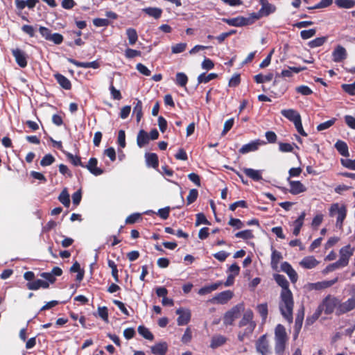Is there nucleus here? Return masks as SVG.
<instances>
[{"instance_id": "obj_1", "label": "nucleus", "mask_w": 355, "mask_h": 355, "mask_svg": "<svg viewBox=\"0 0 355 355\" xmlns=\"http://www.w3.org/2000/svg\"><path fill=\"white\" fill-rule=\"evenodd\" d=\"M254 313L251 309L246 310L239 322V327L241 330L238 333V339L243 342L247 338H249L253 333L257 324L254 321Z\"/></svg>"}, {"instance_id": "obj_2", "label": "nucleus", "mask_w": 355, "mask_h": 355, "mask_svg": "<svg viewBox=\"0 0 355 355\" xmlns=\"http://www.w3.org/2000/svg\"><path fill=\"white\" fill-rule=\"evenodd\" d=\"M279 307L282 316L289 323H292L293 320L294 300L291 291L281 292Z\"/></svg>"}, {"instance_id": "obj_3", "label": "nucleus", "mask_w": 355, "mask_h": 355, "mask_svg": "<svg viewBox=\"0 0 355 355\" xmlns=\"http://www.w3.org/2000/svg\"><path fill=\"white\" fill-rule=\"evenodd\" d=\"M306 69V67H288V69L282 70L281 73H277L272 83V86L276 87L279 85V88L278 89L273 90L272 92L274 93L275 96H281L284 94L287 90L286 84L281 83L278 78H291L293 76V73H298Z\"/></svg>"}, {"instance_id": "obj_4", "label": "nucleus", "mask_w": 355, "mask_h": 355, "mask_svg": "<svg viewBox=\"0 0 355 355\" xmlns=\"http://www.w3.org/2000/svg\"><path fill=\"white\" fill-rule=\"evenodd\" d=\"M288 337L284 325L278 324L275 329V352L276 355H284Z\"/></svg>"}, {"instance_id": "obj_5", "label": "nucleus", "mask_w": 355, "mask_h": 355, "mask_svg": "<svg viewBox=\"0 0 355 355\" xmlns=\"http://www.w3.org/2000/svg\"><path fill=\"white\" fill-rule=\"evenodd\" d=\"M340 299L333 295H327L318 305L322 312L326 315H331L335 313L339 306Z\"/></svg>"}, {"instance_id": "obj_6", "label": "nucleus", "mask_w": 355, "mask_h": 355, "mask_svg": "<svg viewBox=\"0 0 355 355\" xmlns=\"http://www.w3.org/2000/svg\"><path fill=\"white\" fill-rule=\"evenodd\" d=\"M347 207L345 205H340L338 203H333L329 208V216L331 217L337 214L336 223L337 227L342 229L344 220L347 216Z\"/></svg>"}, {"instance_id": "obj_7", "label": "nucleus", "mask_w": 355, "mask_h": 355, "mask_svg": "<svg viewBox=\"0 0 355 355\" xmlns=\"http://www.w3.org/2000/svg\"><path fill=\"white\" fill-rule=\"evenodd\" d=\"M245 306L243 303H239L234 306L230 310L227 311L223 317V323L225 325H232L235 319L238 318L241 313L244 311Z\"/></svg>"}, {"instance_id": "obj_8", "label": "nucleus", "mask_w": 355, "mask_h": 355, "mask_svg": "<svg viewBox=\"0 0 355 355\" xmlns=\"http://www.w3.org/2000/svg\"><path fill=\"white\" fill-rule=\"evenodd\" d=\"M255 347L257 352L261 355H270L272 353L266 334H263L258 338Z\"/></svg>"}, {"instance_id": "obj_9", "label": "nucleus", "mask_w": 355, "mask_h": 355, "mask_svg": "<svg viewBox=\"0 0 355 355\" xmlns=\"http://www.w3.org/2000/svg\"><path fill=\"white\" fill-rule=\"evenodd\" d=\"M354 250V248H352L349 244L340 249V257L338 260V262L340 263V266L344 268L348 265L349 260L350 257L353 255Z\"/></svg>"}, {"instance_id": "obj_10", "label": "nucleus", "mask_w": 355, "mask_h": 355, "mask_svg": "<svg viewBox=\"0 0 355 355\" xmlns=\"http://www.w3.org/2000/svg\"><path fill=\"white\" fill-rule=\"evenodd\" d=\"M223 21L225 22L229 26L235 27H241L252 24L254 21L251 18H247L243 16H238L234 18H223Z\"/></svg>"}, {"instance_id": "obj_11", "label": "nucleus", "mask_w": 355, "mask_h": 355, "mask_svg": "<svg viewBox=\"0 0 355 355\" xmlns=\"http://www.w3.org/2000/svg\"><path fill=\"white\" fill-rule=\"evenodd\" d=\"M355 309V297H352L342 302L340 300L338 309L336 310V315H344Z\"/></svg>"}, {"instance_id": "obj_12", "label": "nucleus", "mask_w": 355, "mask_h": 355, "mask_svg": "<svg viewBox=\"0 0 355 355\" xmlns=\"http://www.w3.org/2000/svg\"><path fill=\"white\" fill-rule=\"evenodd\" d=\"M266 141L261 139H256L252 141L251 142L243 145L239 150V153L240 154L244 155L247 154L250 152H254L259 149L260 146H263L266 144Z\"/></svg>"}, {"instance_id": "obj_13", "label": "nucleus", "mask_w": 355, "mask_h": 355, "mask_svg": "<svg viewBox=\"0 0 355 355\" xmlns=\"http://www.w3.org/2000/svg\"><path fill=\"white\" fill-rule=\"evenodd\" d=\"M233 297V293L231 291H225L218 293L212 299L209 300L211 303H217L220 304H226Z\"/></svg>"}, {"instance_id": "obj_14", "label": "nucleus", "mask_w": 355, "mask_h": 355, "mask_svg": "<svg viewBox=\"0 0 355 355\" xmlns=\"http://www.w3.org/2000/svg\"><path fill=\"white\" fill-rule=\"evenodd\" d=\"M12 55L15 59L17 64L21 68H25L27 66V56L22 50L17 48L12 49Z\"/></svg>"}, {"instance_id": "obj_15", "label": "nucleus", "mask_w": 355, "mask_h": 355, "mask_svg": "<svg viewBox=\"0 0 355 355\" xmlns=\"http://www.w3.org/2000/svg\"><path fill=\"white\" fill-rule=\"evenodd\" d=\"M176 314L179 315L177 319V322L179 326L186 325L189 322L191 316L189 310L180 308L176 310Z\"/></svg>"}, {"instance_id": "obj_16", "label": "nucleus", "mask_w": 355, "mask_h": 355, "mask_svg": "<svg viewBox=\"0 0 355 355\" xmlns=\"http://www.w3.org/2000/svg\"><path fill=\"white\" fill-rule=\"evenodd\" d=\"M98 159L96 157H91L89 159L87 164L85 165L86 168L92 174L95 176H98L104 173V171L97 166Z\"/></svg>"}, {"instance_id": "obj_17", "label": "nucleus", "mask_w": 355, "mask_h": 355, "mask_svg": "<svg viewBox=\"0 0 355 355\" xmlns=\"http://www.w3.org/2000/svg\"><path fill=\"white\" fill-rule=\"evenodd\" d=\"M290 184L289 192L293 195H297L306 191V187L300 181L291 180L290 178L287 179Z\"/></svg>"}, {"instance_id": "obj_18", "label": "nucleus", "mask_w": 355, "mask_h": 355, "mask_svg": "<svg viewBox=\"0 0 355 355\" xmlns=\"http://www.w3.org/2000/svg\"><path fill=\"white\" fill-rule=\"evenodd\" d=\"M346 49L341 45H338L332 52V60L335 62H340L347 58Z\"/></svg>"}, {"instance_id": "obj_19", "label": "nucleus", "mask_w": 355, "mask_h": 355, "mask_svg": "<svg viewBox=\"0 0 355 355\" xmlns=\"http://www.w3.org/2000/svg\"><path fill=\"white\" fill-rule=\"evenodd\" d=\"M281 269L286 272L289 277L292 283L295 284L298 279V275L296 271L293 268L292 266L287 261H284L281 264Z\"/></svg>"}, {"instance_id": "obj_20", "label": "nucleus", "mask_w": 355, "mask_h": 355, "mask_svg": "<svg viewBox=\"0 0 355 355\" xmlns=\"http://www.w3.org/2000/svg\"><path fill=\"white\" fill-rule=\"evenodd\" d=\"M38 2V0H15L16 8L20 12L26 7L33 10Z\"/></svg>"}, {"instance_id": "obj_21", "label": "nucleus", "mask_w": 355, "mask_h": 355, "mask_svg": "<svg viewBox=\"0 0 355 355\" xmlns=\"http://www.w3.org/2000/svg\"><path fill=\"white\" fill-rule=\"evenodd\" d=\"M281 114L293 123L302 119L300 113L293 109L282 110Z\"/></svg>"}, {"instance_id": "obj_22", "label": "nucleus", "mask_w": 355, "mask_h": 355, "mask_svg": "<svg viewBox=\"0 0 355 355\" xmlns=\"http://www.w3.org/2000/svg\"><path fill=\"white\" fill-rule=\"evenodd\" d=\"M67 60L78 67L98 69L100 67V64L97 60L89 62H79L73 58H67Z\"/></svg>"}, {"instance_id": "obj_23", "label": "nucleus", "mask_w": 355, "mask_h": 355, "mask_svg": "<svg viewBox=\"0 0 355 355\" xmlns=\"http://www.w3.org/2000/svg\"><path fill=\"white\" fill-rule=\"evenodd\" d=\"M26 287L28 289L32 291H37L41 288L46 289L49 288V284L48 282L37 279L36 280L32 281L31 282H28L26 284Z\"/></svg>"}, {"instance_id": "obj_24", "label": "nucleus", "mask_w": 355, "mask_h": 355, "mask_svg": "<svg viewBox=\"0 0 355 355\" xmlns=\"http://www.w3.org/2000/svg\"><path fill=\"white\" fill-rule=\"evenodd\" d=\"M319 261L313 256L304 257L300 262V265L306 269H311L317 266Z\"/></svg>"}, {"instance_id": "obj_25", "label": "nucleus", "mask_w": 355, "mask_h": 355, "mask_svg": "<svg viewBox=\"0 0 355 355\" xmlns=\"http://www.w3.org/2000/svg\"><path fill=\"white\" fill-rule=\"evenodd\" d=\"M53 76L61 87L66 90L71 89V81L67 77L59 73H55Z\"/></svg>"}, {"instance_id": "obj_26", "label": "nucleus", "mask_w": 355, "mask_h": 355, "mask_svg": "<svg viewBox=\"0 0 355 355\" xmlns=\"http://www.w3.org/2000/svg\"><path fill=\"white\" fill-rule=\"evenodd\" d=\"M274 279L276 283L282 287L281 292H286L291 291L289 288V283L286 278L283 275L275 274Z\"/></svg>"}, {"instance_id": "obj_27", "label": "nucleus", "mask_w": 355, "mask_h": 355, "mask_svg": "<svg viewBox=\"0 0 355 355\" xmlns=\"http://www.w3.org/2000/svg\"><path fill=\"white\" fill-rule=\"evenodd\" d=\"M306 216L305 211H302L298 218L293 222V234L294 236H297L300 234L302 227L304 224V220Z\"/></svg>"}, {"instance_id": "obj_28", "label": "nucleus", "mask_w": 355, "mask_h": 355, "mask_svg": "<svg viewBox=\"0 0 355 355\" xmlns=\"http://www.w3.org/2000/svg\"><path fill=\"white\" fill-rule=\"evenodd\" d=\"M168 350L166 342L159 343L151 347V352L155 355H165Z\"/></svg>"}, {"instance_id": "obj_29", "label": "nucleus", "mask_w": 355, "mask_h": 355, "mask_svg": "<svg viewBox=\"0 0 355 355\" xmlns=\"http://www.w3.org/2000/svg\"><path fill=\"white\" fill-rule=\"evenodd\" d=\"M150 138L147 132L144 130H140L137 137V144L139 148H143L149 143Z\"/></svg>"}, {"instance_id": "obj_30", "label": "nucleus", "mask_w": 355, "mask_h": 355, "mask_svg": "<svg viewBox=\"0 0 355 355\" xmlns=\"http://www.w3.org/2000/svg\"><path fill=\"white\" fill-rule=\"evenodd\" d=\"M222 284V282H217L212 284L205 286L198 290V293L200 295L211 293L212 291L217 290Z\"/></svg>"}, {"instance_id": "obj_31", "label": "nucleus", "mask_w": 355, "mask_h": 355, "mask_svg": "<svg viewBox=\"0 0 355 355\" xmlns=\"http://www.w3.org/2000/svg\"><path fill=\"white\" fill-rule=\"evenodd\" d=\"M133 114L136 116V121L139 123L143 116V105L141 100L136 98L134 102Z\"/></svg>"}, {"instance_id": "obj_32", "label": "nucleus", "mask_w": 355, "mask_h": 355, "mask_svg": "<svg viewBox=\"0 0 355 355\" xmlns=\"http://www.w3.org/2000/svg\"><path fill=\"white\" fill-rule=\"evenodd\" d=\"M146 164L154 168H157L159 166L158 156L154 153H148L145 155Z\"/></svg>"}, {"instance_id": "obj_33", "label": "nucleus", "mask_w": 355, "mask_h": 355, "mask_svg": "<svg viewBox=\"0 0 355 355\" xmlns=\"http://www.w3.org/2000/svg\"><path fill=\"white\" fill-rule=\"evenodd\" d=\"M243 171L248 178H251L254 181L258 182L262 180V175L260 171L244 168Z\"/></svg>"}, {"instance_id": "obj_34", "label": "nucleus", "mask_w": 355, "mask_h": 355, "mask_svg": "<svg viewBox=\"0 0 355 355\" xmlns=\"http://www.w3.org/2000/svg\"><path fill=\"white\" fill-rule=\"evenodd\" d=\"M338 282V278L336 277L331 280L319 282L312 284V288L315 290L324 289L331 287Z\"/></svg>"}, {"instance_id": "obj_35", "label": "nucleus", "mask_w": 355, "mask_h": 355, "mask_svg": "<svg viewBox=\"0 0 355 355\" xmlns=\"http://www.w3.org/2000/svg\"><path fill=\"white\" fill-rule=\"evenodd\" d=\"M227 341V338L222 335H216L211 338L210 347L216 349L223 345Z\"/></svg>"}, {"instance_id": "obj_36", "label": "nucleus", "mask_w": 355, "mask_h": 355, "mask_svg": "<svg viewBox=\"0 0 355 355\" xmlns=\"http://www.w3.org/2000/svg\"><path fill=\"white\" fill-rule=\"evenodd\" d=\"M334 146L341 155L344 157L349 156V148L346 142L341 140H338V141H336Z\"/></svg>"}, {"instance_id": "obj_37", "label": "nucleus", "mask_w": 355, "mask_h": 355, "mask_svg": "<svg viewBox=\"0 0 355 355\" xmlns=\"http://www.w3.org/2000/svg\"><path fill=\"white\" fill-rule=\"evenodd\" d=\"M63 153L66 155L67 159L71 162V164L76 166H80L83 168L85 167V164L81 162L80 157L73 155L71 153L63 151Z\"/></svg>"}, {"instance_id": "obj_38", "label": "nucleus", "mask_w": 355, "mask_h": 355, "mask_svg": "<svg viewBox=\"0 0 355 355\" xmlns=\"http://www.w3.org/2000/svg\"><path fill=\"white\" fill-rule=\"evenodd\" d=\"M143 10L146 14L154 17L155 19L160 18L162 13V10L159 8L148 7L144 8Z\"/></svg>"}, {"instance_id": "obj_39", "label": "nucleus", "mask_w": 355, "mask_h": 355, "mask_svg": "<svg viewBox=\"0 0 355 355\" xmlns=\"http://www.w3.org/2000/svg\"><path fill=\"white\" fill-rule=\"evenodd\" d=\"M282 253L276 250H273L271 254V266L273 269H276L277 266L282 259Z\"/></svg>"}, {"instance_id": "obj_40", "label": "nucleus", "mask_w": 355, "mask_h": 355, "mask_svg": "<svg viewBox=\"0 0 355 355\" xmlns=\"http://www.w3.org/2000/svg\"><path fill=\"white\" fill-rule=\"evenodd\" d=\"M138 333L143 336L145 339L148 340H153L154 336L150 332V331L144 325H140L138 327Z\"/></svg>"}, {"instance_id": "obj_41", "label": "nucleus", "mask_w": 355, "mask_h": 355, "mask_svg": "<svg viewBox=\"0 0 355 355\" xmlns=\"http://www.w3.org/2000/svg\"><path fill=\"white\" fill-rule=\"evenodd\" d=\"M218 77V74L216 73H211L207 75L205 73H202L198 76V83H207L211 80H214Z\"/></svg>"}, {"instance_id": "obj_42", "label": "nucleus", "mask_w": 355, "mask_h": 355, "mask_svg": "<svg viewBox=\"0 0 355 355\" xmlns=\"http://www.w3.org/2000/svg\"><path fill=\"white\" fill-rule=\"evenodd\" d=\"M188 82L187 76L183 72H178L175 76V84L180 87H184Z\"/></svg>"}, {"instance_id": "obj_43", "label": "nucleus", "mask_w": 355, "mask_h": 355, "mask_svg": "<svg viewBox=\"0 0 355 355\" xmlns=\"http://www.w3.org/2000/svg\"><path fill=\"white\" fill-rule=\"evenodd\" d=\"M126 35L129 44L130 45H134L138 40V35L136 30L132 28H129L126 30Z\"/></svg>"}, {"instance_id": "obj_44", "label": "nucleus", "mask_w": 355, "mask_h": 355, "mask_svg": "<svg viewBox=\"0 0 355 355\" xmlns=\"http://www.w3.org/2000/svg\"><path fill=\"white\" fill-rule=\"evenodd\" d=\"M273 78V73H268L263 76L262 73L257 74L254 76V80L257 84L263 83L265 82H269Z\"/></svg>"}, {"instance_id": "obj_45", "label": "nucleus", "mask_w": 355, "mask_h": 355, "mask_svg": "<svg viewBox=\"0 0 355 355\" xmlns=\"http://www.w3.org/2000/svg\"><path fill=\"white\" fill-rule=\"evenodd\" d=\"M59 201L65 207H69L70 205V198L66 189H64L58 197Z\"/></svg>"}, {"instance_id": "obj_46", "label": "nucleus", "mask_w": 355, "mask_h": 355, "mask_svg": "<svg viewBox=\"0 0 355 355\" xmlns=\"http://www.w3.org/2000/svg\"><path fill=\"white\" fill-rule=\"evenodd\" d=\"M327 36L316 37L314 40L310 41L308 43V46L312 49L319 47L322 46L327 42Z\"/></svg>"}, {"instance_id": "obj_47", "label": "nucleus", "mask_w": 355, "mask_h": 355, "mask_svg": "<svg viewBox=\"0 0 355 355\" xmlns=\"http://www.w3.org/2000/svg\"><path fill=\"white\" fill-rule=\"evenodd\" d=\"M335 3L338 8H352L355 6V0H335Z\"/></svg>"}, {"instance_id": "obj_48", "label": "nucleus", "mask_w": 355, "mask_h": 355, "mask_svg": "<svg viewBox=\"0 0 355 355\" xmlns=\"http://www.w3.org/2000/svg\"><path fill=\"white\" fill-rule=\"evenodd\" d=\"M322 311L318 306L315 311L311 315L306 318V322L307 324H313L321 315Z\"/></svg>"}, {"instance_id": "obj_49", "label": "nucleus", "mask_w": 355, "mask_h": 355, "mask_svg": "<svg viewBox=\"0 0 355 355\" xmlns=\"http://www.w3.org/2000/svg\"><path fill=\"white\" fill-rule=\"evenodd\" d=\"M276 10V8L274 5L268 3L267 6L261 7L259 11V14L262 16H268L271 13H273Z\"/></svg>"}, {"instance_id": "obj_50", "label": "nucleus", "mask_w": 355, "mask_h": 355, "mask_svg": "<svg viewBox=\"0 0 355 355\" xmlns=\"http://www.w3.org/2000/svg\"><path fill=\"white\" fill-rule=\"evenodd\" d=\"M257 311L261 315L263 320H266L268 314V304L267 303H263L257 306Z\"/></svg>"}, {"instance_id": "obj_51", "label": "nucleus", "mask_w": 355, "mask_h": 355, "mask_svg": "<svg viewBox=\"0 0 355 355\" xmlns=\"http://www.w3.org/2000/svg\"><path fill=\"white\" fill-rule=\"evenodd\" d=\"M109 89L112 99L120 101L122 98L121 92L119 89H116L113 85V80H111Z\"/></svg>"}, {"instance_id": "obj_52", "label": "nucleus", "mask_w": 355, "mask_h": 355, "mask_svg": "<svg viewBox=\"0 0 355 355\" xmlns=\"http://www.w3.org/2000/svg\"><path fill=\"white\" fill-rule=\"evenodd\" d=\"M107 265L108 266L112 269V275L113 278L114 279L115 282H119V271L117 269V266L115 263V262L113 260L108 259L107 260Z\"/></svg>"}, {"instance_id": "obj_53", "label": "nucleus", "mask_w": 355, "mask_h": 355, "mask_svg": "<svg viewBox=\"0 0 355 355\" xmlns=\"http://www.w3.org/2000/svg\"><path fill=\"white\" fill-rule=\"evenodd\" d=\"M236 238L243 239L245 240L251 239L254 238L252 231L251 230H245L241 232H238L235 234Z\"/></svg>"}, {"instance_id": "obj_54", "label": "nucleus", "mask_w": 355, "mask_h": 355, "mask_svg": "<svg viewBox=\"0 0 355 355\" xmlns=\"http://www.w3.org/2000/svg\"><path fill=\"white\" fill-rule=\"evenodd\" d=\"M336 121V119L332 118L330 120H328L325 122L321 123L319 125H318L316 129L318 131H322V130H327V129L329 128L330 127H331L333 125H334Z\"/></svg>"}, {"instance_id": "obj_55", "label": "nucleus", "mask_w": 355, "mask_h": 355, "mask_svg": "<svg viewBox=\"0 0 355 355\" xmlns=\"http://www.w3.org/2000/svg\"><path fill=\"white\" fill-rule=\"evenodd\" d=\"M55 162V157L51 154L45 155L40 161L42 166H50Z\"/></svg>"}, {"instance_id": "obj_56", "label": "nucleus", "mask_w": 355, "mask_h": 355, "mask_svg": "<svg viewBox=\"0 0 355 355\" xmlns=\"http://www.w3.org/2000/svg\"><path fill=\"white\" fill-rule=\"evenodd\" d=\"M198 197V191L196 189H192L189 191V195L187 197V205H191L194 202Z\"/></svg>"}, {"instance_id": "obj_57", "label": "nucleus", "mask_w": 355, "mask_h": 355, "mask_svg": "<svg viewBox=\"0 0 355 355\" xmlns=\"http://www.w3.org/2000/svg\"><path fill=\"white\" fill-rule=\"evenodd\" d=\"M141 215L139 213H134L128 216L125 219L126 224H135L139 220H141Z\"/></svg>"}, {"instance_id": "obj_58", "label": "nucleus", "mask_w": 355, "mask_h": 355, "mask_svg": "<svg viewBox=\"0 0 355 355\" xmlns=\"http://www.w3.org/2000/svg\"><path fill=\"white\" fill-rule=\"evenodd\" d=\"M333 3V0H321L318 3L314 6L308 7V10L319 9L329 7Z\"/></svg>"}, {"instance_id": "obj_59", "label": "nucleus", "mask_w": 355, "mask_h": 355, "mask_svg": "<svg viewBox=\"0 0 355 355\" xmlns=\"http://www.w3.org/2000/svg\"><path fill=\"white\" fill-rule=\"evenodd\" d=\"M201 224L210 225V222L207 219L203 213H198L196 214V226H199Z\"/></svg>"}, {"instance_id": "obj_60", "label": "nucleus", "mask_w": 355, "mask_h": 355, "mask_svg": "<svg viewBox=\"0 0 355 355\" xmlns=\"http://www.w3.org/2000/svg\"><path fill=\"white\" fill-rule=\"evenodd\" d=\"M293 145L295 146L297 148L296 144L294 143L293 144H291L288 143L279 142V149L281 152H283V153L292 152L293 150Z\"/></svg>"}, {"instance_id": "obj_61", "label": "nucleus", "mask_w": 355, "mask_h": 355, "mask_svg": "<svg viewBox=\"0 0 355 355\" xmlns=\"http://www.w3.org/2000/svg\"><path fill=\"white\" fill-rule=\"evenodd\" d=\"M316 33L315 28H311L309 30H303L300 32V36L303 40H308L313 37Z\"/></svg>"}, {"instance_id": "obj_62", "label": "nucleus", "mask_w": 355, "mask_h": 355, "mask_svg": "<svg viewBox=\"0 0 355 355\" xmlns=\"http://www.w3.org/2000/svg\"><path fill=\"white\" fill-rule=\"evenodd\" d=\"M228 225L236 229H241L244 227L243 223L240 219L233 217H230Z\"/></svg>"}, {"instance_id": "obj_63", "label": "nucleus", "mask_w": 355, "mask_h": 355, "mask_svg": "<svg viewBox=\"0 0 355 355\" xmlns=\"http://www.w3.org/2000/svg\"><path fill=\"white\" fill-rule=\"evenodd\" d=\"M340 162L344 167L351 170H355V159H341Z\"/></svg>"}, {"instance_id": "obj_64", "label": "nucleus", "mask_w": 355, "mask_h": 355, "mask_svg": "<svg viewBox=\"0 0 355 355\" xmlns=\"http://www.w3.org/2000/svg\"><path fill=\"white\" fill-rule=\"evenodd\" d=\"M343 89L349 95H355V81L352 84L342 85Z\"/></svg>"}]
</instances>
